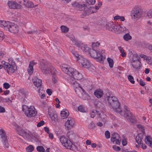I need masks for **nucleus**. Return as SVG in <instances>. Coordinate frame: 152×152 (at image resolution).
<instances>
[{
  "label": "nucleus",
  "instance_id": "64",
  "mask_svg": "<svg viewBox=\"0 0 152 152\" xmlns=\"http://www.w3.org/2000/svg\"><path fill=\"white\" fill-rule=\"evenodd\" d=\"M120 16L117 15L115 16L114 17V19L115 20H117L119 19H120Z\"/></svg>",
  "mask_w": 152,
  "mask_h": 152
},
{
  "label": "nucleus",
  "instance_id": "8",
  "mask_svg": "<svg viewBox=\"0 0 152 152\" xmlns=\"http://www.w3.org/2000/svg\"><path fill=\"white\" fill-rule=\"evenodd\" d=\"M0 136L4 146L5 147L8 148L9 145L8 142L7 136L5 131L2 129H0Z\"/></svg>",
  "mask_w": 152,
  "mask_h": 152
},
{
  "label": "nucleus",
  "instance_id": "37",
  "mask_svg": "<svg viewBox=\"0 0 152 152\" xmlns=\"http://www.w3.org/2000/svg\"><path fill=\"white\" fill-rule=\"evenodd\" d=\"M118 49L120 52L121 53V56L122 57H124L126 56V54L124 52V49L121 46L118 47Z\"/></svg>",
  "mask_w": 152,
  "mask_h": 152
},
{
  "label": "nucleus",
  "instance_id": "7",
  "mask_svg": "<svg viewBox=\"0 0 152 152\" xmlns=\"http://www.w3.org/2000/svg\"><path fill=\"white\" fill-rule=\"evenodd\" d=\"M142 14L141 10L139 8H134L131 12L132 18L134 20L140 19Z\"/></svg>",
  "mask_w": 152,
  "mask_h": 152
},
{
  "label": "nucleus",
  "instance_id": "53",
  "mask_svg": "<svg viewBox=\"0 0 152 152\" xmlns=\"http://www.w3.org/2000/svg\"><path fill=\"white\" fill-rule=\"evenodd\" d=\"M113 148L114 150L116 151H118L120 150V148L119 147L116 146V145H113Z\"/></svg>",
  "mask_w": 152,
  "mask_h": 152
},
{
  "label": "nucleus",
  "instance_id": "28",
  "mask_svg": "<svg viewBox=\"0 0 152 152\" xmlns=\"http://www.w3.org/2000/svg\"><path fill=\"white\" fill-rule=\"evenodd\" d=\"M61 117L63 119L67 118L69 115V112L67 110H63L61 113Z\"/></svg>",
  "mask_w": 152,
  "mask_h": 152
},
{
  "label": "nucleus",
  "instance_id": "50",
  "mask_svg": "<svg viewBox=\"0 0 152 152\" xmlns=\"http://www.w3.org/2000/svg\"><path fill=\"white\" fill-rule=\"evenodd\" d=\"M86 2L89 4L93 5L95 4V0H86Z\"/></svg>",
  "mask_w": 152,
  "mask_h": 152
},
{
  "label": "nucleus",
  "instance_id": "14",
  "mask_svg": "<svg viewBox=\"0 0 152 152\" xmlns=\"http://www.w3.org/2000/svg\"><path fill=\"white\" fill-rule=\"evenodd\" d=\"M111 141L112 142H114L118 145H119L121 143V139L119 135L117 133H114L111 134Z\"/></svg>",
  "mask_w": 152,
  "mask_h": 152
},
{
  "label": "nucleus",
  "instance_id": "56",
  "mask_svg": "<svg viewBox=\"0 0 152 152\" xmlns=\"http://www.w3.org/2000/svg\"><path fill=\"white\" fill-rule=\"evenodd\" d=\"M139 56L140 58H143L144 59H147V56H146L142 54H140Z\"/></svg>",
  "mask_w": 152,
  "mask_h": 152
},
{
  "label": "nucleus",
  "instance_id": "6",
  "mask_svg": "<svg viewBox=\"0 0 152 152\" xmlns=\"http://www.w3.org/2000/svg\"><path fill=\"white\" fill-rule=\"evenodd\" d=\"M22 110L25 115L28 117L31 118L36 116L37 112L33 106L29 107L26 105L23 107Z\"/></svg>",
  "mask_w": 152,
  "mask_h": 152
},
{
  "label": "nucleus",
  "instance_id": "39",
  "mask_svg": "<svg viewBox=\"0 0 152 152\" xmlns=\"http://www.w3.org/2000/svg\"><path fill=\"white\" fill-rule=\"evenodd\" d=\"M107 60L110 67V68H112L114 64L113 60L110 58H108Z\"/></svg>",
  "mask_w": 152,
  "mask_h": 152
},
{
  "label": "nucleus",
  "instance_id": "57",
  "mask_svg": "<svg viewBox=\"0 0 152 152\" xmlns=\"http://www.w3.org/2000/svg\"><path fill=\"white\" fill-rule=\"evenodd\" d=\"M4 34L3 32L0 31V41L2 40L3 39Z\"/></svg>",
  "mask_w": 152,
  "mask_h": 152
},
{
  "label": "nucleus",
  "instance_id": "42",
  "mask_svg": "<svg viewBox=\"0 0 152 152\" xmlns=\"http://www.w3.org/2000/svg\"><path fill=\"white\" fill-rule=\"evenodd\" d=\"M61 31L63 32H67L69 30V28L65 26H61Z\"/></svg>",
  "mask_w": 152,
  "mask_h": 152
},
{
  "label": "nucleus",
  "instance_id": "12",
  "mask_svg": "<svg viewBox=\"0 0 152 152\" xmlns=\"http://www.w3.org/2000/svg\"><path fill=\"white\" fill-rule=\"evenodd\" d=\"M116 26H117V24L110 22L106 24V28L110 31L115 33H117V31L116 30Z\"/></svg>",
  "mask_w": 152,
  "mask_h": 152
},
{
  "label": "nucleus",
  "instance_id": "30",
  "mask_svg": "<svg viewBox=\"0 0 152 152\" xmlns=\"http://www.w3.org/2000/svg\"><path fill=\"white\" fill-rule=\"evenodd\" d=\"M130 59L131 62L140 61V58L136 53L132 55V58Z\"/></svg>",
  "mask_w": 152,
  "mask_h": 152
},
{
  "label": "nucleus",
  "instance_id": "31",
  "mask_svg": "<svg viewBox=\"0 0 152 152\" xmlns=\"http://www.w3.org/2000/svg\"><path fill=\"white\" fill-rule=\"evenodd\" d=\"M63 146L67 149H72V143L69 140H68L66 143H64Z\"/></svg>",
  "mask_w": 152,
  "mask_h": 152
},
{
  "label": "nucleus",
  "instance_id": "18",
  "mask_svg": "<svg viewBox=\"0 0 152 152\" xmlns=\"http://www.w3.org/2000/svg\"><path fill=\"white\" fill-rule=\"evenodd\" d=\"M32 81L34 85L37 88H40L42 86V80L36 77L33 78Z\"/></svg>",
  "mask_w": 152,
  "mask_h": 152
},
{
  "label": "nucleus",
  "instance_id": "47",
  "mask_svg": "<svg viewBox=\"0 0 152 152\" xmlns=\"http://www.w3.org/2000/svg\"><path fill=\"white\" fill-rule=\"evenodd\" d=\"M146 47L150 51V52L152 53V44H148L146 45Z\"/></svg>",
  "mask_w": 152,
  "mask_h": 152
},
{
  "label": "nucleus",
  "instance_id": "43",
  "mask_svg": "<svg viewBox=\"0 0 152 152\" xmlns=\"http://www.w3.org/2000/svg\"><path fill=\"white\" fill-rule=\"evenodd\" d=\"M37 151L39 152H44L45 151L43 147L41 146H37Z\"/></svg>",
  "mask_w": 152,
  "mask_h": 152
},
{
  "label": "nucleus",
  "instance_id": "9",
  "mask_svg": "<svg viewBox=\"0 0 152 152\" xmlns=\"http://www.w3.org/2000/svg\"><path fill=\"white\" fill-rule=\"evenodd\" d=\"M79 59L78 61L80 64L83 67L86 68H89L91 66V64L89 61L83 56Z\"/></svg>",
  "mask_w": 152,
  "mask_h": 152
},
{
  "label": "nucleus",
  "instance_id": "46",
  "mask_svg": "<svg viewBox=\"0 0 152 152\" xmlns=\"http://www.w3.org/2000/svg\"><path fill=\"white\" fill-rule=\"evenodd\" d=\"M89 10L86 11H84L81 15V17L84 18L85 16L87 15H88L89 14Z\"/></svg>",
  "mask_w": 152,
  "mask_h": 152
},
{
  "label": "nucleus",
  "instance_id": "23",
  "mask_svg": "<svg viewBox=\"0 0 152 152\" xmlns=\"http://www.w3.org/2000/svg\"><path fill=\"white\" fill-rule=\"evenodd\" d=\"M94 94L97 98H100L103 96L104 93L102 90L97 89L94 92Z\"/></svg>",
  "mask_w": 152,
  "mask_h": 152
},
{
  "label": "nucleus",
  "instance_id": "11",
  "mask_svg": "<svg viewBox=\"0 0 152 152\" xmlns=\"http://www.w3.org/2000/svg\"><path fill=\"white\" fill-rule=\"evenodd\" d=\"M96 114H97L99 117H100L101 118H103L104 120V121H106V116L102 112L97 111L96 110H93L90 113V117L92 118L95 117Z\"/></svg>",
  "mask_w": 152,
  "mask_h": 152
},
{
  "label": "nucleus",
  "instance_id": "26",
  "mask_svg": "<svg viewBox=\"0 0 152 152\" xmlns=\"http://www.w3.org/2000/svg\"><path fill=\"white\" fill-rule=\"evenodd\" d=\"M24 4L26 7L29 8H33L35 7H36L37 5H36L34 6L32 2L28 1V0H24Z\"/></svg>",
  "mask_w": 152,
  "mask_h": 152
},
{
  "label": "nucleus",
  "instance_id": "5",
  "mask_svg": "<svg viewBox=\"0 0 152 152\" xmlns=\"http://www.w3.org/2000/svg\"><path fill=\"white\" fill-rule=\"evenodd\" d=\"M89 53L91 57L99 61H102L105 58V55L102 54V50L99 49L96 50L94 49H90Z\"/></svg>",
  "mask_w": 152,
  "mask_h": 152
},
{
  "label": "nucleus",
  "instance_id": "62",
  "mask_svg": "<svg viewBox=\"0 0 152 152\" xmlns=\"http://www.w3.org/2000/svg\"><path fill=\"white\" fill-rule=\"evenodd\" d=\"M10 92V91L8 90L5 91H4V94H3L4 95H8L9 94ZM2 95L3 94H2Z\"/></svg>",
  "mask_w": 152,
  "mask_h": 152
},
{
  "label": "nucleus",
  "instance_id": "15",
  "mask_svg": "<svg viewBox=\"0 0 152 152\" xmlns=\"http://www.w3.org/2000/svg\"><path fill=\"white\" fill-rule=\"evenodd\" d=\"M116 28V30L117 31V33H116V34L120 33L122 32L125 33L129 32L128 30L123 25L117 23Z\"/></svg>",
  "mask_w": 152,
  "mask_h": 152
},
{
  "label": "nucleus",
  "instance_id": "13",
  "mask_svg": "<svg viewBox=\"0 0 152 152\" xmlns=\"http://www.w3.org/2000/svg\"><path fill=\"white\" fill-rule=\"evenodd\" d=\"M70 39L73 45H75L77 47L81 50L83 46H84V43L80 41L76 40L74 36H72L70 37Z\"/></svg>",
  "mask_w": 152,
  "mask_h": 152
},
{
  "label": "nucleus",
  "instance_id": "10",
  "mask_svg": "<svg viewBox=\"0 0 152 152\" xmlns=\"http://www.w3.org/2000/svg\"><path fill=\"white\" fill-rule=\"evenodd\" d=\"M75 125V121L71 117L68 118L65 124V126L66 130H69L72 128Z\"/></svg>",
  "mask_w": 152,
  "mask_h": 152
},
{
  "label": "nucleus",
  "instance_id": "20",
  "mask_svg": "<svg viewBox=\"0 0 152 152\" xmlns=\"http://www.w3.org/2000/svg\"><path fill=\"white\" fill-rule=\"evenodd\" d=\"M18 133L20 135L22 136L25 139H27L30 137L29 134L23 130H18Z\"/></svg>",
  "mask_w": 152,
  "mask_h": 152
},
{
  "label": "nucleus",
  "instance_id": "33",
  "mask_svg": "<svg viewBox=\"0 0 152 152\" xmlns=\"http://www.w3.org/2000/svg\"><path fill=\"white\" fill-rule=\"evenodd\" d=\"M142 134H138L136 137V140L137 143L139 144L142 142Z\"/></svg>",
  "mask_w": 152,
  "mask_h": 152
},
{
  "label": "nucleus",
  "instance_id": "45",
  "mask_svg": "<svg viewBox=\"0 0 152 152\" xmlns=\"http://www.w3.org/2000/svg\"><path fill=\"white\" fill-rule=\"evenodd\" d=\"M128 78L129 80L132 83L134 84V81L133 76L129 75L128 76Z\"/></svg>",
  "mask_w": 152,
  "mask_h": 152
},
{
  "label": "nucleus",
  "instance_id": "2",
  "mask_svg": "<svg viewBox=\"0 0 152 152\" xmlns=\"http://www.w3.org/2000/svg\"><path fill=\"white\" fill-rule=\"evenodd\" d=\"M104 97L105 100L107 101L114 112L119 113L121 115L124 116L129 122L133 123L135 122V121L133 119L132 114L129 110V108L125 105L124 111L122 112L121 109L120 103L118 101V99L109 91L107 92Z\"/></svg>",
  "mask_w": 152,
  "mask_h": 152
},
{
  "label": "nucleus",
  "instance_id": "22",
  "mask_svg": "<svg viewBox=\"0 0 152 152\" xmlns=\"http://www.w3.org/2000/svg\"><path fill=\"white\" fill-rule=\"evenodd\" d=\"M48 114L52 120L55 121L57 120V115L54 111L49 110Z\"/></svg>",
  "mask_w": 152,
  "mask_h": 152
},
{
  "label": "nucleus",
  "instance_id": "49",
  "mask_svg": "<svg viewBox=\"0 0 152 152\" xmlns=\"http://www.w3.org/2000/svg\"><path fill=\"white\" fill-rule=\"evenodd\" d=\"M95 127L94 124L93 122H91L88 126V127L89 129H92Z\"/></svg>",
  "mask_w": 152,
  "mask_h": 152
},
{
  "label": "nucleus",
  "instance_id": "63",
  "mask_svg": "<svg viewBox=\"0 0 152 152\" xmlns=\"http://www.w3.org/2000/svg\"><path fill=\"white\" fill-rule=\"evenodd\" d=\"M86 143L87 145H91V142L90 140H87L86 141Z\"/></svg>",
  "mask_w": 152,
  "mask_h": 152
},
{
  "label": "nucleus",
  "instance_id": "19",
  "mask_svg": "<svg viewBox=\"0 0 152 152\" xmlns=\"http://www.w3.org/2000/svg\"><path fill=\"white\" fill-rule=\"evenodd\" d=\"M37 63V62H35L34 61L30 62L27 69V71L29 75H31L33 73L34 70L33 66L34 65Z\"/></svg>",
  "mask_w": 152,
  "mask_h": 152
},
{
  "label": "nucleus",
  "instance_id": "3",
  "mask_svg": "<svg viewBox=\"0 0 152 152\" xmlns=\"http://www.w3.org/2000/svg\"><path fill=\"white\" fill-rule=\"evenodd\" d=\"M39 68L42 72L47 74L51 73L53 75V81L55 83L57 82V78L55 75L56 73V70L52 66L48 64L47 62H45V61L43 60L40 64Z\"/></svg>",
  "mask_w": 152,
  "mask_h": 152
},
{
  "label": "nucleus",
  "instance_id": "51",
  "mask_svg": "<svg viewBox=\"0 0 152 152\" xmlns=\"http://www.w3.org/2000/svg\"><path fill=\"white\" fill-rule=\"evenodd\" d=\"M105 134L106 138L109 139L110 137V134L109 131H106L105 132Z\"/></svg>",
  "mask_w": 152,
  "mask_h": 152
},
{
  "label": "nucleus",
  "instance_id": "21",
  "mask_svg": "<svg viewBox=\"0 0 152 152\" xmlns=\"http://www.w3.org/2000/svg\"><path fill=\"white\" fill-rule=\"evenodd\" d=\"M72 4L73 7L76 8V9L79 10H85L86 9V5L85 4L81 5L76 2Z\"/></svg>",
  "mask_w": 152,
  "mask_h": 152
},
{
  "label": "nucleus",
  "instance_id": "1",
  "mask_svg": "<svg viewBox=\"0 0 152 152\" xmlns=\"http://www.w3.org/2000/svg\"><path fill=\"white\" fill-rule=\"evenodd\" d=\"M61 67L63 71L70 76L69 81L70 83L73 84L74 87L76 88H80L82 90L84 94L87 96H88V95L86 93L82 87L87 91H89L91 90L92 86L89 83L90 82L86 79L83 80L81 81L80 85L76 82V80H80L83 78V76L81 73L65 64H62L61 65Z\"/></svg>",
  "mask_w": 152,
  "mask_h": 152
},
{
  "label": "nucleus",
  "instance_id": "27",
  "mask_svg": "<svg viewBox=\"0 0 152 152\" xmlns=\"http://www.w3.org/2000/svg\"><path fill=\"white\" fill-rule=\"evenodd\" d=\"M145 143L151 147H152V138L149 136H146L145 138Z\"/></svg>",
  "mask_w": 152,
  "mask_h": 152
},
{
  "label": "nucleus",
  "instance_id": "59",
  "mask_svg": "<svg viewBox=\"0 0 152 152\" xmlns=\"http://www.w3.org/2000/svg\"><path fill=\"white\" fill-rule=\"evenodd\" d=\"M122 143L123 146H125L127 144V142L126 139H124L122 140Z\"/></svg>",
  "mask_w": 152,
  "mask_h": 152
},
{
  "label": "nucleus",
  "instance_id": "54",
  "mask_svg": "<svg viewBox=\"0 0 152 152\" xmlns=\"http://www.w3.org/2000/svg\"><path fill=\"white\" fill-rule=\"evenodd\" d=\"M5 108L0 106V113H4L5 112Z\"/></svg>",
  "mask_w": 152,
  "mask_h": 152
},
{
  "label": "nucleus",
  "instance_id": "24",
  "mask_svg": "<svg viewBox=\"0 0 152 152\" xmlns=\"http://www.w3.org/2000/svg\"><path fill=\"white\" fill-rule=\"evenodd\" d=\"M71 52L72 55V56L74 57L76 61H78L79 59L82 56L80 55L78 53L77 51L74 50H72L71 51Z\"/></svg>",
  "mask_w": 152,
  "mask_h": 152
},
{
  "label": "nucleus",
  "instance_id": "44",
  "mask_svg": "<svg viewBox=\"0 0 152 152\" xmlns=\"http://www.w3.org/2000/svg\"><path fill=\"white\" fill-rule=\"evenodd\" d=\"M147 15L149 18L152 19V10H150L147 12Z\"/></svg>",
  "mask_w": 152,
  "mask_h": 152
},
{
  "label": "nucleus",
  "instance_id": "36",
  "mask_svg": "<svg viewBox=\"0 0 152 152\" xmlns=\"http://www.w3.org/2000/svg\"><path fill=\"white\" fill-rule=\"evenodd\" d=\"M34 149V147L32 145H29L26 148V150L27 152H32Z\"/></svg>",
  "mask_w": 152,
  "mask_h": 152
},
{
  "label": "nucleus",
  "instance_id": "55",
  "mask_svg": "<svg viewBox=\"0 0 152 152\" xmlns=\"http://www.w3.org/2000/svg\"><path fill=\"white\" fill-rule=\"evenodd\" d=\"M139 145H140V146H141L143 149H145L146 148V146L145 144H143L142 142Z\"/></svg>",
  "mask_w": 152,
  "mask_h": 152
},
{
  "label": "nucleus",
  "instance_id": "40",
  "mask_svg": "<svg viewBox=\"0 0 152 152\" xmlns=\"http://www.w3.org/2000/svg\"><path fill=\"white\" fill-rule=\"evenodd\" d=\"M100 43L98 42H92L91 46L92 49L96 48L99 47L100 45Z\"/></svg>",
  "mask_w": 152,
  "mask_h": 152
},
{
  "label": "nucleus",
  "instance_id": "41",
  "mask_svg": "<svg viewBox=\"0 0 152 152\" xmlns=\"http://www.w3.org/2000/svg\"><path fill=\"white\" fill-rule=\"evenodd\" d=\"M78 110L81 112L84 113L86 112L85 108L82 105H80L77 107Z\"/></svg>",
  "mask_w": 152,
  "mask_h": 152
},
{
  "label": "nucleus",
  "instance_id": "16",
  "mask_svg": "<svg viewBox=\"0 0 152 152\" xmlns=\"http://www.w3.org/2000/svg\"><path fill=\"white\" fill-rule=\"evenodd\" d=\"M8 27L7 30L12 32L15 33L18 31V27L14 23H10Z\"/></svg>",
  "mask_w": 152,
  "mask_h": 152
},
{
  "label": "nucleus",
  "instance_id": "61",
  "mask_svg": "<svg viewBox=\"0 0 152 152\" xmlns=\"http://www.w3.org/2000/svg\"><path fill=\"white\" fill-rule=\"evenodd\" d=\"M46 92L47 93L49 96L51 95L52 94V90L49 89H48L47 90Z\"/></svg>",
  "mask_w": 152,
  "mask_h": 152
},
{
  "label": "nucleus",
  "instance_id": "48",
  "mask_svg": "<svg viewBox=\"0 0 152 152\" xmlns=\"http://www.w3.org/2000/svg\"><path fill=\"white\" fill-rule=\"evenodd\" d=\"M10 85L7 83H4L3 84L4 88L6 89H8L10 87Z\"/></svg>",
  "mask_w": 152,
  "mask_h": 152
},
{
  "label": "nucleus",
  "instance_id": "60",
  "mask_svg": "<svg viewBox=\"0 0 152 152\" xmlns=\"http://www.w3.org/2000/svg\"><path fill=\"white\" fill-rule=\"evenodd\" d=\"M140 84L142 86H144L145 84V82L141 79L140 80Z\"/></svg>",
  "mask_w": 152,
  "mask_h": 152
},
{
  "label": "nucleus",
  "instance_id": "58",
  "mask_svg": "<svg viewBox=\"0 0 152 152\" xmlns=\"http://www.w3.org/2000/svg\"><path fill=\"white\" fill-rule=\"evenodd\" d=\"M82 90V91L83 92L82 93V94H83V96L84 97H83V98H84L83 99H88L89 98V96L87 94H86L88 95V96H86L84 94V93H83V91ZM86 93H87L86 92Z\"/></svg>",
  "mask_w": 152,
  "mask_h": 152
},
{
  "label": "nucleus",
  "instance_id": "38",
  "mask_svg": "<svg viewBox=\"0 0 152 152\" xmlns=\"http://www.w3.org/2000/svg\"><path fill=\"white\" fill-rule=\"evenodd\" d=\"M84 46H83L81 50L85 52H88L90 51L91 49H90L88 46L86 44H84Z\"/></svg>",
  "mask_w": 152,
  "mask_h": 152
},
{
  "label": "nucleus",
  "instance_id": "32",
  "mask_svg": "<svg viewBox=\"0 0 152 152\" xmlns=\"http://www.w3.org/2000/svg\"><path fill=\"white\" fill-rule=\"evenodd\" d=\"M13 100V97H7L5 98H3V102L10 103L12 102Z\"/></svg>",
  "mask_w": 152,
  "mask_h": 152
},
{
  "label": "nucleus",
  "instance_id": "4",
  "mask_svg": "<svg viewBox=\"0 0 152 152\" xmlns=\"http://www.w3.org/2000/svg\"><path fill=\"white\" fill-rule=\"evenodd\" d=\"M8 60V63L4 61V68L9 75H11L15 72L17 68L15 61L12 58H9Z\"/></svg>",
  "mask_w": 152,
  "mask_h": 152
},
{
  "label": "nucleus",
  "instance_id": "25",
  "mask_svg": "<svg viewBox=\"0 0 152 152\" xmlns=\"http://www.w3.org/2000/svg\"><path fill=\"white\" fill-rule=\"evenodd\" d=\"M10 22L9 21H6L4 20L0 21V26L2 27H4V29L6 30H7L8 26H9Z\"/></svg>",
  "mask_w": 152,
  "mask_h": 152
},
{
  "label": "nucleus",
  "instance_id": "34",
  "mask_svg": "<svg viewBox=\"0 0 152 152\" xmlns=\"http://www.w3.org/2000/svg\"><path fill=\"white\" fill-rule=\"evenodd\" d=\"M123 39L125 41H127L131 40L132 37L129 33H127L124 35Z\"/></svg>",
  "mask_w": 152,
  "mask_h": 152
},
{
  "label": "nucleus",
  "instance_id": "35",
  "mask_svg": "<svg viewBox=\"0 0 152 152\" xmlns=\"http://www.w3.org/2000/svg\"><path fill=\"white\" fill-rule=\"evenodd\" d=\"M69 140L64 136H61L60 138V141L63 145L64 143H66Z\"/></svg>",
  "mask_w": 152,
  "mask_h": 152
},
{
  "label": "nucleus",
  "instance_id": "17",
  "mask_svg": "<svg viewBox=\"0 0 152 152\" xmlns=\"http://www.w3.org/2000/svg\"><path fill=\"white\" fill-rule=\"evenodd\" d=\"M7 3L9 7L11 9L20 8L21 7L20 5L18 4L15 1H9Z\"/></svg>",
  "mask_w": 152,
  "mask_h": 152
},
{
  "label": "nucleus",
  "instance_id": "52",
  "mask_svg": "<svg viewBox=\"0 0 152 152\" xmlns=\"http://www.w3.org/2000/svg\"><path fill=\"white\" fill-rule=\"evenodd\" d=\"M45 124V122L43 121H42L39 122L37 125V127H39L42 126L43 125Z\"/></svg>",
  "mask_w": 152,
  "mask_h": 152
},
{
  "label": "nucleus",
  "instance_id": "29",
  "mask_svg": "<svg viewBox=\"0 0 152 152\" xmlns=\"http://www.w3.org/2000/svg\"><path fill=\"white\" fill-rule=\"evenodd\" d=\"M131 65L135 69H138L140 67V61H137L131 62Z\"/></svg>",
  "mask_w": 152,
  "mask_h": 152
}]
</instances>
